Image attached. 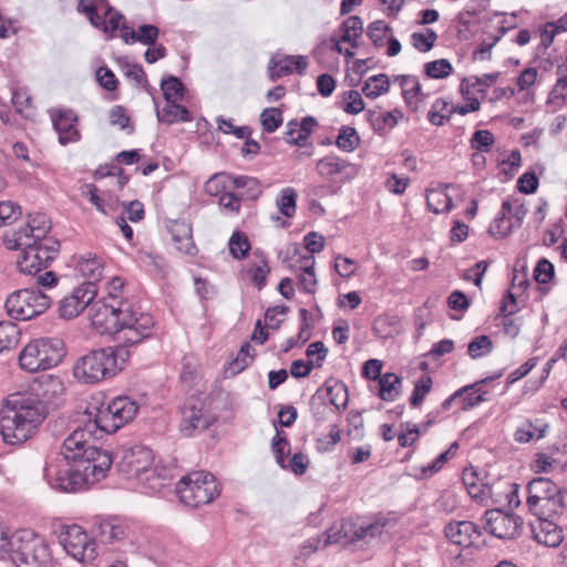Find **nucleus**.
Returning <instances> with one entry per match:
<instances>
[{"label":"nucleus","mask_w":567,"mask_h":567,"mask_svg":"<svg viewBox=\"0 0 567 567\" xmlns=\"http://www.w3.org/2000/svg\"><path fill=\"white\" fill-rule=\"evenodd\" d=\"M51 228L45 214L30 215L28 223L3 236V244L10 250H21L17 267L25 275H37L55 259L60 243L48 236Z\"/></svg>","instance_id":"1"},{"label":"nucleus","mask_w":567,"mask_h":567,"mask_svg":"<svg viewBox=\"0 0 567 567\" xmlns=\"http://www.w3.org/2000/svg\"><path fill=\"white\" fill-rule=\"evenodd\" d=\"M48 415V405L37 395L13 394L8 398L0 417V434L7 444L31 439Z\"/></svg>","instance_id":"2"},{"label":"nucleus","mask_w":567,"mask_h":567,"mask_svg":"<svg viewBox=\"0 0 567 567\" xmlns=\"http://www.w3.org/2000/svg\"><path fill=\"white\" fill-rule=\"evenodd\" d=\"M131 357L124 346L92 350L80 357L73 365L74 378L83 384H96L120 373Z\"/></svg>","instance_id":"3"},{"label":"nucleus","mask_w":567,"mask_h":567,"mask_svg":"<svg viewBox=\"0 0 567 567\" xmlns=\"http://www.w3.org/2000/svg\"><path fill=\"white\" fill-rule=\"evenodd\" d=\"M96 427L90 419L83 429L74 430L64 441L61 454L64 460L92 468L94 477H105L112 465V456L107 451L91 444L93 431Z\"/></svg>","instance_id":"4"},{"label":"nucleus","mask_w":567,"mask_h":567,"mask_svg":"<svg viewBox=\"0 0 567 567\" xmlns=\"http://www.w3.org/2000/svg\"><path fill=\"white\" fill-rule=\"evenodd\" d=\"M7 558L17 567H52L45 539L30 529L11 534V548Z\"/></svg>","instance_id":"5"},{"label":"nucleus","mask_w":567,"mask_h":567,"mask_svg":"<svg viewBox=\"0 0 567 567\" xmlns=\"http://www.w3.org/2000/svg\"><path fill=\"white\" fill-rule=\"evenodd\" d=\"M65 355L64 342L59 338L30 340L20 351L19 367L29 373L56 367Z\"/></svg>","instance_id":"6"},{"label":"nucleus","mask_w":567,"mask_h":567,"mask_svg":"<svg viewBox=\"0 0 567 567\" xmlns=\"http://www.w3.org/2000/svg\"><path fill=\"white\" fill-rule=\"evenodd\" d=\"M48 484L56 491L72 493L86 488L103 477H94L92 468L72 463L64 458L48 464L44 468Z\"/></svg>","instance_id":"7"},{"label":"nucleus","mask_w":567,"mask_h":567,"mask_svg":"<svg viewBox=\"0 0 567 567\" xmlns=\"http://www.w3.org/2000/svg\"><path fill=\"white\" fill-rule=\"evenodd\" d=\"M527 506L535 516H550L558 514L566 506L564 489L549 478L537 477L532 480L526 487Z\"/></svg>","instance_id":"8"},{"label":"nucleus","mask_w":567,"mask_h":567,"mask_svg":"<svg viewBox=\"0 0 567 567\" xmlns=\"http://www.w3.org/2000/svg\"><path fill=\"white\" fill-rule=\"evenodd\" d=\"M176 493L185 505L198 507L213 502L219 495L220 487L213 474L197 471L177 483Z\"/></svg>","instance_id":"9"},{"label":"nucleus","mask_w":567,"mask_h":567,"mask_svg":"<svg viewBox=\"0 0 567 567\" xmlns=\"http://www.w3.org/2000/svg\"><path fill=\"white\" fill-rule=\"evenodd\" d=\"M122 311L116 342L131 350L152 337L155 322L150 313L135 311L131 302H123Z\"/></svg>","instance_id":"10"},{"label":"nucleus","mask_w":567,"mask_h":567,"mask_svg":"<svg viewBox=\"0 0 567 567\" xmlns=\"http://www.w3.org/2000/svg\"><path fill=\"white\" fill-rule=\"evenodd\" d=\"M138 404L130 396H117L107 405L101 406L94 415L93 425L106 434L115 433L118 429L134 420Z\"/></svg>","instance_id":"11"},{"label":"nucleus","mask_w":567,"mask_h":567,"mask_svg":"<svg viewBox=\"0 0 567 567\" xmlns=\"http://www.w3.org/2000/svg\"><path fill=\"white\" fill-rule=\"evenodd\" d=\"M51 305V298L38 289H20L11 293L6 301L8 315L17 320H30L44 313Z\"/></svg>","instance_id":"12"},{"label":"nucleus","mask_w":567,"mask_h":567,"mask_svg":"<svg viewBox=\"0 0 567 567\" xmlns=\"http://www.w3.org/2000/svg\"><path fill=\"white\" fill-rule=\"evenodd\" d=\"M501 375L502 373H498L462 386L443 401V410L447 411L453 404H457L461 411H468L488 401L489 392L486 386L494 380L501 378Z\"/></svg>","instance_id":"13"},{"label":"nucleus","mask_w":567,"mask_h":567,"mask_svg":"<svg viewBox=\"0 0 567 567\" xmlns=\"http://www.w3.org/2000/svg\"><path fill=\"white\" fill-rule=\"evenodd\" d=\"M384 526V522L380 519L374 522H361L359 524L344 522L340 530L337 532L334 528L328 530L323 546L332 543L349 544L368 537H375L382 534Z\"/></svg>","instance_id":"14"},{"label":"nucleus","mask_w":567,"mask_h":567,"mask_svg":"<svg viewBox=\"0 0 567 567\" xmlns=\"http://www.w3.org/2000/svg\"><path fill=\"white\" fill-rule=\"evenodd\" d=\"M61 543L65 551L78 561H92L97 556L95 540L79 525L66 527Z\"/></svg>","instance_id":"15"},{"label":"nucleus","mask_w":567,"mask_h":567,"mask_svg":"<svg viewBox=\"0 0 567 567\" xmlns=\"http://www.w3.org/2000/svg\"><path fill=\"white\" fill-rule=\"evenodd\" d=\"M123 310V302L109 303L106 300H99L90 308L92 327L101 334L118 336L120 317Z\"/></svg>","instance_id":"16"},{"label":"nucleus","mask_w":567,"mask_h":567,"mask_svg":"<svg viewBox=\"0 0 567 567\" xmlns=\"http://www.w3.org/2000/svg\"><path fill=\"white\" fill-rule=\"evenodd\" d=\"M486 532L501 539L517 537L523 527L520 517L502 509H489L484 515Z\"/></svg>","instance_id":"17"},{"label":"nucleus","mask_w":567,"mask_h":567,"mask_svg":"<svg viewBox=\"0 0 567 567\" xmlns=\"http://www.w3.org/2000/svg\"><path fill=\"white\" fill-rule=\"evenodd\" d=\"M97 295L96 287L91 284H82L75 287L69 295L61 299L59 313L61 318L73 319L78 317Z\"/></svg>","instance_id":"18"},{"label":"nucleus","mask_w":567,"mask_h":567,"mask_svg":"<svg viewBox=\"0 0 567 567\" xmlns=\"http://www.w3.org/2000/svg\"><path fill=\"white\" fill-rule=\"evenodd\" d=\"M316 168L322 178L340 183L350 182L358 175L357 165L336 155L320 158Z\"/></svg>","instance_id":"19"},{"label":"nucleus","mask_w":567,"mask_h":567,"mask_svg":"<svg viewBox=\"0 0 567 567\" xmlns=\"http://www.w3.org/2000/svg\"><path fill=\"white\" fill-rule=\"evenodd\" d=\"M445 537L463 548L473 546L481 537V530L476 524L470 520L450 522L444 528Z\"/></svg>","instance_id":"20"},{"label":"nucleus","mask_w":567,"mask_h":567,"mask_svg":"<svg viewBox=\"0 0 567 567\" xmlns=\"http://www.w3.org/2000/svg\"><path fill=\"white\" fill-rule=\"evenodd\" d=\"M125 465L132 476L141 482H150V468L153 464V453L146 446H134L125 453Z\"/></svg>","instance_id":"21"},{"label":"nucleus","mask_w":567,"mask_h":567,"mask_svg":"<svg viewBox=\"0 0 567 567\" xmlns=\"http://www.w3.org/2000/svg\"><path fill=\"white\" fill-rule=\"evenodd\" d=\"M547 516H537L532 523L533 538L547 547H557L564 539L563 529Z\"/></svg>","instance_id":"22"},{"label":"nucleus","mask_w":567,"mask_h":567,"mask_svg":"<svg viewBox=\"0 0 567 567\" xmlns=\"http://www.w3.org/2000/svg\"><path fill=\"white\" fill-rule=\"evenodd\" d=\"M53 127L59 135L62 145L76 142L80 133L76 128L78 117L73 111H56L51 114Z\"/></svg>","instance_id":"23"},{"label":"nucleus","mask_w":567,"mask_h":567,"mask_svg":"<svg viewBox=\"0 0 567 567\" xmlns=\"http://www.w3.org/2000/svg\"><path fill=\"white\" fill-rule=\"evenodd\" d=\"M104 270L103 259L92 254L79 257L75 262L76 274L86 279L84 284H91L94 287L104 276Z\"/></svg>","instance_id":"24"},{"label":"nucleus","mask_w":567,"mask_h":567,"mask_svg":"<svg viewBox=\"0 0 567 567\" xmlns=\"http://www.w3.org/2000/svg\"><path fill=\"white\" fill-rule=\"evenodd\" d=\"M127 533V525L117 517L104 518L97 525V536L101 542L106 544H113L124 539Z\"/></svg>","instance_id":"25"},{"label":"nucleus","mask_w":567,"mask_h":567,"mask_svg":"<svg viewBox=\"0 0 567 567\" xmlns=\"http://www.w3.org/2000/svg\"><path fill=\"white\" fill-rule=\"evenodd\" d=\"M84 194L96 210L104 215L115 212L118 207L120 200L116 195L107 192H100V189L93 184L85 186Z\"/></svg>","instance_id":"26"},{"label":"nucleus","mask_w":567,"mask_h":567,"mask_svg":"<svg viewBox=\"0 0 567 567\" xmlns=\"http://www.w3.org/2000/svg\"><path fill=\"white\" fill-rule=\"evenodd\" d=\"M175 248L186 255L195 252V244L192 236V227L186 221H174L169 227Z\"/></svg>","instance_id":"27"},{"label":"nucleus","mask_w":567,"mask_h":567,"mask_svg":"<svg viewBox=\"0 0 567 567\" xmlns=\"http://www.w3.org/2000/svg\"><path fill=\"white\" fill-rule=\"evenodd\" d=\"M157 38L158 28L153 24H143L137 32L126 24H123L121 28V39L126 44L140 42L145 45H151L156 42Z\"/></svg>","instance_id":"28"},{"label":"nucleus","mask_w":567,"mask_h":567,"mask_svg":"<svg viewBox=\"0 0 567 567\" xmlns=\"http://www.w3.org/2000/svg\"><path fill=\"white\" fill-rule=\"evenodd\" d=\"M560 452H540L535 455L532 468L536 473L567 472V462L560 460Z\"/></svg>","instance_id":"29"},{"label":"nucleus","mask_w":567,"mask_h":567,"mask_svg":"<svg viewBox=\"0 0 567 567\" xmlns=\"http://www.w3.org/2000/svg\"><path fill=\"white\" fill-rule=\"evenodd\" d=\"M101 9L100 19H97L94 27L101 29L105 34H109L110 38H113L116 31L121 32L122 25L125 24L124 17L111 8L107 2H105ZM118 35L121 37V33H118Z\"/></svg>","instance_id":"30"},{"label":"nucleus","mask_w":567,"mask_h":567,"mask_svg":"<svg viewBox=\"0 0 567 567\" xmlns=\"http://www.w3.org/2000/svg\"><path fill=\"white\" fill-rule=\"evenodd\" d=\"M367 118L372 128L380 133L384 128H393L398 125L399 121L403 118L402 111L394 109L390 112H381L379 110H368Z\"/></svg>","instance_id":"31"},{"label":"nucleus","mask_w":567,"mask_h":567,"mask_svg":"<svg viewBox=\"0 0 567 567\" xmlns=\"http://www.w3.org/2000/svg\"><path fill=\"white\" fill-rule=\"evenodd\" d=\"M157 120L165 124L190 122L189 111L179 102H166L163 107H156Z\"/></svg>","instance_id":"32"},{"label":"nucleus","mask_w":567,"mask_h":567,"mask_svg":"<svg viewBox=\"0 0 567 567\" xmlns=\"http://www.w3.org/2000/svg\"><path fill=\"white\" fill-rule=\"evenodd\" d=\"M394 82H398L402 87V95L406 105L416 110V100L424 96L419 79L415 75H396Z\"/></svg>","instance_id":"33"},{"label":"nucleus","mask_w":567,"mask_h":567,"mask_svg":"<svg viewBox=\"0 0 567 567\" xmlns=\"http://www.w3.org/2000/svg\"><path fill=\"white\" fill-rule=\"evenodd\" d=\"M208 425V420L204 416L202 409L196 406H185L182 412L181 431L189 436L195 430H204Z\"/></svg>","instance_id":"34"},{"label":"nucleus","mask_w":567,"mask_h":567,"mask_svg":"<svg viewBox=\"0 0 567 567\" xmlns=\"http://www.w3.org/2000/svg\"><path fill=\"white\" fill-rule=\"evenodd\" d=\"M235 181L236 176L228 173H216L206 181L204 189L209 196L221 197L223 194L235 190Z\"/></svg>","instance_id":"35"},{"label":"nucleus","mask_w":567,"mask_h":567,"mask_svg":"<svg viewBox=\"0 0 567 567\" xmlns=\"http://www.w3.org/2000/svg\"><path fill=\"white\" fill-rule=\"evenodd\" d=\"M463 483L472 498L483 502L491 496V487L478 477L474 470H465Z\"/></svg>","instance_id":"36"},{"label":"nucleus","mask_w":567,"mask_h":567,"mask_svg":"<svg viewBox=\"0 0 567 567\" xmlns=\"http://www.w3.org/2000/svg\"><path fill=\"white\" fill-rule=\"evenodd\" d=\"M497 73H487L482 76H468L462 80L460 91L462 95H472L475 92L485 93L486 89L497 80Z\"/></svg>","instance_id":"37"},{"label":"nucleus","mask_w":567,"mask_h":567,"mask_svg":"<svg viewBox=\"0 0 567 567\" xmlns=\"http://www.w3.org/2000/svg\"><path fill=\"white\" fill-rule=\"evenodd\" d=\"M446 188L447 186L426 190V204L434 214L450 212L453 207L452 198L446 193Z\"/></svg>","instance_id":"38"},{"label":"nucleus","mask_w":567,"mask_h":567,"mask_svg":"<svg viewBox=\"0 0 567 567\" xmlns=\"http://www.w3.org/2000/svg\"><path fill=\"white\" fill-rule=\"evenodd\" d=\"M547 424L543 422L526 421L516 429L514 440L518 443H528L534 440L537 441L545 436Z\"/></svg>","instance_id":"39"},{"label":"nucleus","mask_w":567,"mask_h":567,"mask_svg":"<svg viewBox=\"0 0 567 567\" xmlns=\"http://www.w3.org/2000/svg\"><path fill=\"white\" fill-rule=\"evenodd\" d=\"M235 190L243 200H256L262 192L257 178L245 175L236 176Z\"/></svg>","instance_id":"40"},{"label":"nucleus","mask_w":567,"mask_h":567,"mask_svg":"<svg viewBox=\"0 0 567 567\" xmlns=\"http://www.w3.org/2000/svg\"><path fill=\"white\" fill-rule=\"evenodd\" d=\"M402 380L395 373H385L379 380V396L384 401H394L401 393Z\"/></svg>","instance_id":"41"},{"label":"nucleus","mask_w":567,"mask_h":567,"mask_svg":"<svg viewBox=\"0 0 567 567\" xmlns=\"http://www.w3.org/2000/svg\"><path fill=\"white\" fill-rule=\"evenodd\" d=\"M21 337L19 327L11 321L0 322V353L17 347Z\"/></svg>","instance_id":"42"},{"label":"nucleus","mask_w":567,"mask_h":567,"mask_svg":"<svg viewBox=\"0 0 567 567\" xmlns=\"http://www.w3.org/2000/svg\"><path fill=\"white\" fill-rule=\"evenodd\" d=\"M390 89V81L386 74L380 73L369 76L362 86V93L369 99H377L386 93Z\"/></svg>","instance_id":"43"},{"label":"nucleus","mask_w":567,"mask_h":567,"mask_svg":"<svg viewBox=\"0 0 567 567\" xmlns=\"http://www.w3.org/2000/svg\"><path fill=\"white\" fill-rule=\"evenodd\" d=\"M342 42H353V48H359L358 40L361 38L363 33V22L360 17L351 16L344 20L341 27Z\"/></svg>","instance_id":"44"},{"label":"nucleus","mask_w":567,"mask_h":567,"mask_svg":"<svg viewBox=\"0 0 567 567\" xmlns=\"http://www.w3.org/2000/svg\"><path fill=\"white\" fill-rule=\"evenodd\" d=\"M501 208L504 215H506L508 223H512L513 229L522 226L527 208L519 199H506Z\"/></svg>","instance_id":"45"},{"label":"nucleus","mask_w":567,"mask_h":567,"mask_svg":"<svg viewBox=\"0 0 567 567\" xmlns=\"http://www.w3.org/2000/svg\"><path fill=\"white\" fill-rule=\"evenodd\" d=\"M298 194L292 187L282 188L276 199V205L281 215L291 218L297 208Z\"/></svg>","instance_id":"46"},{"label":"nucleus","mask_w":567,"mask_h":567,"mask_svg":"<svg viewBox=\"0 0 567 567\" xmlns=\"http://www.w3.org/2000/svg\"><path fill=\"white\" fill-rule=\"evenodd\" d=\"M161 89L166 102H181L184 97L185 86L176 76L162 80Z\"/></svg>","instance_id":"47"},{"label":"nucleus","mask_w":567,"mask_h":567,"mask_svg":"<svg viewBox=\"0 0 567 567\" xmlns=\"http://www.w3.org/2000/svg\"><path fill=\"white\" fill-rule=\"evenodd\" d=\"M360 136L354 127L342 126L336 140L337 146L347 153L353 152L360 145Z\"/></svg>","instance_id":"48"},{"label":"nucleus","mask_w":567,"mask_h":567,"mask_svg":"<svg viewBox=\"0 0 567 567\" xmlns=\"http://www.w3.org/2000/svg\"><path fill=\"white\" fill-rule=\"evenodd\" d=\"M255 349L250 346L249 342H245L236 358L229 363L228 371L231 374H238L243 370H245L249 364H251L255 358Z\"/></svg>","instance_id":"49"},{"label":"nucleus","mask_w":567,"mask_h":567,"mask_svg":"<svg viewBox=\"0 0 567 567\" xmlns=\"http://www.w3.org/2000/svg\"><path fill=\"white\" fill-rule=\"evenodd\" d=\"M315 258L312 256H308L303 258V264L301 266L302 272L299 275V284L306 292L312 293L315 292L317 279L313 269Z\"/></svg>","instance_id":"50"},{"label":"nucleus","mask_w":567,"mask_h":567,"mask_svg":"<svg viewBox=\"0 0 567 567\" xmlns=\"http://www.w3.org/2000/svg\"><path fill=\"white\" fill-rule=\"evenodd\" d=\"M437 34L432 29H426L424 32H413L411 34V44L419 52H429L435 44Z\"/></svg>","instance_id":"51"},{"label":"nucleus","mask_w":567,"mask_h":567,"mask_svg":"<svg viewBox=\"0 0 567 567\" xmlns=\"http://www.w3.org/2000/svg\"><path fill=\"white\" fill-rule=\"evenodd\" d=\"M148 475L151 476V481L144 482V483L153 492L161 491L173 478L172 468L159 470L157 466H155V467L151 466Z\"/></svg>","instance_id":"52"},{"label":"nucleus","mask_w":567,"mask_h":567,"mask_svg":"<svg viewBox=\"0 0 567 567\" xmlns=\"http://www.w3.org/2000/svg\"><path fill=\"white\" fill-rule=\"evenodd\" d=\"M228 248L234 258L243 259L250 249V244L244 233L235 231L229 238Z\"/></svg>","instance_id":"53"},{"label":"nucleus","mask_w":567,"mask_h":567,"mask_svg":"<svg viewBox=\"0 0 567 567\" xmlns=\"http://www.w3.org/2000/svg\"><path fill=\"white\" fill-rule=\"evenodd\" d=\"M424 71L431 79H444L452 73L453 66L449 60L440 59L425 63Z\"/></svg>","instance_id":"54"},{"label":"nucleus","mask_w":567,"mask_h":567,"mask_svg":"<svg viewBox=\"0 0 567 567\" xmlns=\"http://www.w3.org/2000/svg\"><path fill=\"white\" fill-rule=\"evenodd\" d=\"M493 350V342L487 336L475 337L468 343V354L472 359H478L487 355Z\"/></svg>","instance_id":"55"},{"label":"nucleus","mask_w":567,"mask_h":567,"mask_svg":"<svg viewBox=\"0 0 567 567\" xmlns=\"http://www.w3.org/2000/svg\"><path fill=\"white\" fill-rule=\"evenodd\" d=\"M271 447L279 466L286 468V455L289 454L290 447L288 440L286 436H281L279 431L272 437Z\"/></svg>","instance_id":"56"},{"label":"nucleus","mask_w":567,"mask_h":567,"mask_svg":"<svg viewBox=\"0 0 567 567\" xmlns=\"http://www.w3.org/2000/svg\"><path fill=\"white\" fill-rule=\"evenodd\" d=\"M291 55L272 58L269 66V76L277 80L292 72Z\"/></svg>","instance_id":"57"},{"label":"nucleus","mask_w":567,"mask_h":567,"mask_svg":"<svg viewBox=\"0 0 567 567\" xmlns=\"http://www.w3.org/2000/svg\"><path fill=\"white\" fill-rule=\"evenodd\" d=\"M513 230L512 223H508L506 215L501 210L491 223L488 233L495 238H505Z\"/></svg>","instance_id":"58"},{"label":"nucleus","mask_w":567,"mask_h":567,"mask_svg":"<svg viewBox=\"0 0 567 567\" xmlns=\"http://www.w3.org/2000/svg\"><path fill=\"white\" fill-rule=\"evenodd\" d=\"M432 388V379L427 375L422 377L414 384V389L412 391L410 403L412 406L416 408L422 404L424 398L430 392Z\"/></svg>","instance_id":"59"},{"label":"nucleus","mask_w":567,"mask_h":567,"mask_svg":"<svg viewBox=\"0 0 567 567\" xmlns=\"http://www.w3.org/2000/svg\"><path fill=\"white\" fill-rule=\"evenodd\" d=\"M260 120L264 131L272 133L282 124V114L276 107L266 109L262 111Z\"/></svg>","instance_id":"60"},{"label":"nucleus","mask_w":567,"mask_h":567,"mask_svg":"<svg viewBox=\"0 0 567 567\" xmlns=\"http://www.w3.org/2000/svg\"><path fill=\"white\" fill-rule=\"evenodd\" d=\"M124 285L125 281L123 278L112 277L107 282V297L103 300H106L109 303L128 302L124 297L121 296Z\"/></svg>","instance_id":"61"},{"label":"nucleus","mask_w":567,"mask_h":567,"mask_svg":"<svg viewBox=\"0 0 567 567\" xmlns=\"http://www.w3.org/2000/svg\"><path fill=\"white\" fill-rule=\"evenodd\" d=\"M105 2L106 0H94V3L89 0H81L79 2L78 10L85 13L90 22L95 25L101 16V8H103Z\"/></svg>","instance_id":"62"},{"label":"nucleus","mask_w":567,"mask_h":567,"mask_svg":"<svg viewBox=\"0 0 567 567\" xmlns=\"http://www.w3.org/2000/svg\"><path fill=\"white\" fill-rule=\"evenodd\" d=\"M12 104L19 113L30 116L32 110V97L27 90H16L12 93Z\"/></svg>","instance_id":"63"},{"label":"nucleus","mask_w":567,"mask_h":567,"mask_svg":"<svg viewBox=\"0 0 567 567\" xmlns=\"http://www.w3.org/2000/svg\"><path fill=\"white\" fill-rule=\"evenodd\" d=\"M494 141V135L488 130H478L473 134L471 145L476 151L488 152Z\"/></svg>","instance_id":"64"}]
</instances>
